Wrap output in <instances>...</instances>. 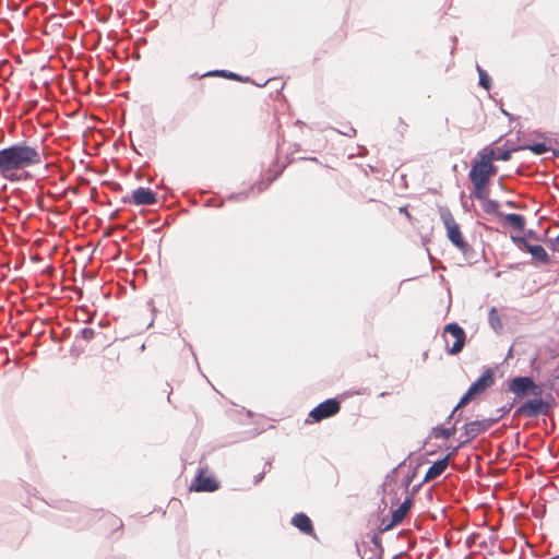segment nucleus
Wrapping results in <instances>:
<instances>
[{
	"label": "nucleus",
	"instance_id": "1",
	"mask_svg": "<svg viewBox=\"0 0 559 559\" xmlns=\"http://www.w3.org/2000/svg\"><path fill=\"white\" fill-rule=\"evenodd\" d=\"M41 163L43 152L26 142H19L0 150V176L9 181L21 180L22 170Z\"/></svg>",
	"mask_w": 559,
	"mask_h": 559
},
{
	"label": "nucleus",
	"instance_id": "2",
	"mask_svg": "<svg viewBox=\"0 0 559 559\" xmlns=\"http://www.w3.org/2000/svg\"><path fill=\"white\" fill-rule=\"evenodd\" d=\"M479 156L480 159L473 164L468 177L474 186V197L477 200H485L489 193L487 185L496 176L497 167L492 164V156H486L485 153Z\"/></svg>",
	"mask_w": 559,
	"mask_h": 559
},
{
	"label": "nucleus",
	"instance_id": "3",
	"mask_svg": "<svg viewBox=\"0 0 559 559\" xmlns=\"http://www.w3.org/2000/svg\"><path fill=\"white\" fill-rule=\"evenodd\" d=\"M441 219L447 230V237L451 243L463 253H466L469 249V245L464 239L461 227L453 215L449 211H444L441 213Z\"/></svg>",
	"mask_w": 559,
	"mask_h": 559
},
{
	"label": "nucleus",
	"instance_id": "4",
	"mask_svg": "<svg viewBox=\"0 0 559 559\" xmlns=\"http://www.w3.org/2000/svg\"><path fill=\"white\" fill-rule=\"evenodd\" d=\"M495 383V372L492 369H486L481 376L472 383L465 394L461 397L460 402L456 405V408H461L468 404L475 396L485 392L488 388H490Z\"/></svg>",
	"mask_w": 559,
	"mask_h": 559
},
{
	"label": "nucleus",
	"instance_id": "5",
	"mask_svg": "<svg viewBox=\"0 0 559 559\" xmlns=\"http://www.w3.org/2000/svg\"><path fill=\"white\" fill-rule=\"evenodd\" d=\"M443 340L447 352L451 355L459 354L466 341L464 330L457 323H449L443 329Z\"/></svg>",
	"mask_w": 559,
	"mask_h": 559
},
{
	"label": "nucleus",
	"instance_id": "6",
	"mask_svg": "<svg viewBox=\"0 0 559 559\" xmlns=\"http://www.w3.org/2000/svg\"><path fill=\"white\" fill-rule=\"evenodd\" d=\"M509 390L516 399H523L528 394L535 396H539L542 394V388L530 377H516L512 379L509 383Z\"/></svg>",
	"mask_w": 559,
	"mask_h": 559
},
{
	"label": "nucleus",
	"instance_id": "7",
	"mask_svg": "<svg viewBox=\"0 0 559 559\" xmlns=\"http://www.w3.org/2000/svg\"><path fill=\"white\" fill-rule=\"evenodd\" d=\"M341 409V404L336 399H329L320 403L309 413V418L313 423H319L323 419L336 415Z\"/></svg>",
	"mask_w": 559,
	"mask_h": 559
},
{
	"label": "nucleus",
	"instance_id": "8",
	"mask_svg": "<svg viewBox=\"0 0 559 559\" xmlns=\"http://www.w3.org/2000/svg\"><path fill=\"white\" fill-rule=\"evenodd\" d=\"M123 203L131 205H152L157 202L156 193L148 188L139 187L129 195L123 197Z\"/></svg>",
	"mask_w": 559,
	"mask_h": 559
},
{
	"label": "nucleus",
	"instance_id": "9",
	"mask_svg": "<svg viewBox=\"0 0 559 559\" xmlns=\"http://www.w3.org/2000/svg\"><path fill=\"white\" fill-rule=\"evenodd\" d=\"M218 481L212 477L206 468H200L193 483L190 485L191 491H215L218 489Z\"/></svg>",
	"mask_w": 559,
	"mask_h": 559
},
{
	"label": "nucleus",
	"instance_id": "10",
	"mask_svg": "<svg viewBox=\"0 0 559 559\" xmlns=\"http://www.w3.org/2000/svg\"><path fill=\"white\" fill-rule=\"evenodd\" d=\"M497 420L498 418L483 419L465 424L463 427V435L465 437V440L460 445L474 440L477 436L489 429L495 423H497Z\"/></svg>",
	"mask_w": 559,
	"mask_h": 559
},
{
	"label": "nucleus",
	"instance_id": "11",
	"mask_svg": "<svg viewBox=\"0 0 559 559\" xmlns=\"http://www.w3.org/2000/svg\"><path fill=\"white\" fill-rule=\"evenodd\" d=\"M548 412V404L542 399H534L524 402L516 411L519 415L536 416L538 414H546Z\"/></svg>",
	"mask_w": 559,
	"mask_h": 559
},
{
	"label": "nucleus",
	"instance_id": "12",
	"mask_svg": "<svg viewBox=\"0 0 559 559\" xmlns=\"http://www.w3.org/2000/svg\"><path fill=\"white\" fill-rule=\"evenodd\" d=\"M453 456V453H449L443 459L435 462L426 472L424 477L425 483L432 481L437 477H439L448 467L450 459Z\"/></svg>",
	"mask_w": 559,
	"mask_h": 559
},
{
	"label": "nucleus",
	"instance_id": "13",
	"mask_svg": "<svg viewBox=\"0 0 559 559\" xmlns=\"http://www.w3.org/2000/svg\"><path fill=\"white\" fill-rule=\"evenodd\" d=\"M292 524L304 534L314 536V528L310 518L305 513H297L292 519Z\"/></svg>",
	"mask_w": 559,
	"mask_h": 559
},
{
	"label": "nucleus",
	"instance_id": "14",
	"mask_svg": "<svg viewBox=\"0 0 559 559\" xmlns=\"http://www.w3.org/2000/svg\"><path fill=\"white\" fill-rule=\"evenodd\" d=\"M520 242L525 243L527 251L533 255L534 259L543 262L548 263L549 262V255L546 252V250L539 246V245H528L526 243L524 238L518 239Z\"/></svg>",
	"mask_w": 559,
	"mask_h": 559
},
{
	"label": "nucleus",
	"instance_id": "15",
	"mask_svg": "<svg viewBox=\"0 0 559 559\" xmlns=\"http://www.w3.org/2000/svg\"><path fill=\"white\" fill-rule=\"evenodd\" d=\"M102 527L106 532H115L122 527V521L118 516L108 513L102 518Z\"/></svg>",
	"mask_w": 559,
	"mask_h": 559
},
{
	"label": "nucleus",
	"instance_id": "16",
	"mask_svg": "<svg viewBox=\"0 0 559 559\" xmlns=\"http://www.w3.org/2000/svg\"><path fill=\"white\" fill-rule=\"evenodd\" d=\"M411 506L412 501L409 499L405 500L396 510L393 511L392 522L394 524L401 523L408 513Z\"/></svg>",
	"mask_w": 559,
	"mask_h": 559
},
{
	"label": "nucleus",
	"instance_id": "17",
	"mask_svg": "<svg viewBox=\"0 0 559 559\" xmlns=\"http://www.w3.org/2000/svg\"><path fill=\"white\" fill-rule=\"evenodd\" d=\"M504 222L518 230H523L525 226V218L521 214H506Z\"/></svg>",
	"mask_w": 559,
	"mask_h": 559
},
{
	"label": "nucleus",
	"instance_id": "18",
	"mask_svg": "<svg viewBox=\"0 0 559 559\" xmlns=\"http://www.w3.org/2000/svg\"><path fill=\"white\" fill-rule=\"evenodd\" d=\"M488 321H489L490 326L496 332H500L502 330L503 324H502V321H501V319L499 317L498 310L495 307L490 308V310H489Z\"/></svg>",
	"mask_w": 559,
	"mask_h": 559
},
{
	"label": "nucleus",
	"instance_id": "19",
	"mask_svg": "<svg viewBox=\"0 0 559 559\" xmlns=\"http://www.w3.org/2000/svg\"><path fill=\"white\" fill-rule=\"evenodd\" d=\"M512 151L506 150L502 151L500 148L498 150H490L489 152H486V156H492V160H503L507 162L511 158Z\"/></svg>",
	"mask_w": 559,
	"mask_h": 559
},
{
	"label": "nucleus",
	"instance_id": "20",
	"mask_svg": "<svg viewBox=\"0 0 559 559\" xmlns=\"http://www.w3.org/2000/svg\"><path fill=\"white\" fill-rule=\"evenodd\" d=\"M203 78L204 76H221V78H225V79H230V80H235V81H240V76L236 73H233V72H228L226 70H214V71H210L205 74L202 75Z\"/></svg>",
	"mask_w": 559,
	"mask_h": 559
},
{
	"label": "nucleus",
	"instance_id": "21",
	"mask_svg": "<svg viewBox=\"0 0 559 559\" xmlns=\"http://www.w3.org/2000/svg\"><path fill=\"white\" fill-rule=\"evenodd\" d=\"M483 204V210L488 214H498L500 204L498 201L489 200L488 195L486 197Z\"/></svg>",
	"mask_w": 559,
	"mask_h": 559
},
{
	"label": "nucleus",
	"instance_id": "22",
	"mask_svg": "<svg viewBox=\"0 0 559 559\" xmlns=\"http://www.w3.org/2000/svg\"><path fill=\"white\" fill-rule=\"evenodd\" d=\"M455 431V428L452 427V428H436L433 430V436L436 438H443V439H449Z\"/></svg>",
	"mask_w": 559,
	"mask_h": 559
},
{
	"label": "nucleus",
	"instance_id": "23",
	"mask_svg": "<svg viewBox=\"0 0 559 559\" xmlns=\"http://www.w3.org/2000/svg\"><path fill=\"white\" fill-rule=\"evenodd\" d=\"M478 73H479V84L486 88V90H489L490 88V79L488 76V74L486 73L485 70L478 68Z\"/></svg>",
	"mask_w": 559,
	"mask_h": 559
},
{
	"label": "nucleus",
	"instance_id": "24",
	"mask_svg": "<svg viewBox=\"0 0 559 559\" xmlns=\"http://www.w3.org/2000/svg\"><path fill=\"white\" fill-rule=\"evenodd\" d=\"M81 336L84 341L86 342H90L94 338L95 336V331L91 328H84L82 331H81Z\"/></svg>",
	"mask_w": 559,
	"mask_h": 559
},
{
	"label": "nucleus",
	"instance_id": "25",
	"mask_svg": "<svg viewBox=\"0 0 559 559\" xmlns=\"http://www.w3.org/2000/svg\"><path fill=\"white\" fill-rule=\"evenodd\" d=\"M528 148L537 155L543 154L547 151L546 145L543 143H536L534 145L528 146Z\"/></svg>",
	"mask_w": 559,
	"mask_h": 559
},
{
	"label": "nucleus",
	"instance_id": "26",
	"mask_svg": "<svg viewBox=\"0 0 559 559\" xmlns=\"http://www.w3.org/2000/svg\"><path fill=\"white\" fill-rule=\"evenodd\" d=\"M400 213L404 214L408 219H412V215L411 213L408 212L407 207L406 206H402L399 209Z\"/></svg>",
	"mask_w": 559,
	"mask_h": 559
},
{
	"label": "nucleus",
	"instance_id": "27",
	"mask_svg": "<svg viewBox=\"0 0 559 559\" xmlns=\"http://www.w3.org/2000/svg\"><path fill=\"white\" fill-rule=\"evenodd\" d=\"M552 250L559 252V234L558 237L552 241Z\"/></svg>",
	"mask_w": 559,
	"mask_h": 559
}]
</instances>
